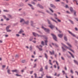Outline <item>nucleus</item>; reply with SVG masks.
I'll return each instance as SVG.
<instances>
[{
  "label": "nucleus",
  "mask_w": 78,
  "mask_h": 78,
  "mask_svg": "<svg viewBox=\"0 0 78 78\" xmlns=\"http://www.w3.org/2000/svg\"><path fill=\"white\" fill-rule=\"evenodd\" d=\"M62 44L63 47H65V48H67V49H68L69 50H70V51H72V52H73V53H74V51L73 50L71 49L70 48H69V47H68L67 46H66V45L62 43Z\"/></svg>",
  "instance_id": "obj_1"
},
{
  "label": "nucleus",
  "mask_w": 78,
  "mask_h": 78,
  "mask_svg": "<svg viewBox=\"0 0 78 78\" xmlns=\"http://www.w3.org/2000/svg\"><path fill=\"white\" fill-rule=\"evenodd\" d=\"M70 11L72 12H73V13H74V16H76V11L75 10H73V8L72 7H70Z\"/></svg>",
  "instance_id": "obj_2"
},
{
  "label": "nucleus",
  "mask_w": 78,
  "mask_h": 78,
  "mask_svg": "<svg viewBox=\"0 0 78 78\" xmlns=\"http://www.w3.org/2000/svg\"><path fill=\"white\" fill-rule=\"evenodd\" d=\"M36 47L37 48H39V51H42V46L41 45H40L39 46H36Z\"/></svg>",
  "instance_id": "obj_3"
},
{
  "label": "nucleus",
  "mask_w": 78,
  "mask_h": 78,
  "mask_svg": "<svg viewBox=\"0 0 78 78\" xmlns=\"http://www.w3.org/2000/svg\"><path fill=\"white\" fill-rule=\"evenodd\" d=\"M51 35L53 37V38L55 41H57V38H56V36L55 35H54L53 34H51Z\"/></svg>",
  "instance_id": "obj_4"
},
{
  "label": "nucleus",
  "mask_w": 78,
  "mask_h": 78,
  "mask_svg": "<svg viewBox=\"0 0 78 78\" xmlns=\"http://www.w3.org/2000/svg\"><path fill=\"white\" fill-rule=\"evenodd\" d=\"M33 35L34 36H35V37L37 36L38 37H42V36L39 35L38 34H37L34 33H33Z\"/></svg>",
  "instance_id": "obj_5"
},
{
  "label": "nucleus",
  "mask_w": 78,
  "mask_h": 78,
  "mask_svg": "<svg viewBox=\"0 0 78 78\" xmlns=\"http://www.w3.org/2000/svg\"><path fill=\"white\" fill-rule=\"evenodd\" d=\"M41 28L43 29H44V31H45L46 32H49V31H50L48 30V29H46V28H44V27L43 26H42Z\"/></svg>",
  "instance_id": "obj_6"
},
{
  "label": "nucleus",
  "mask_w": 78,
  "mask_h": 78,
  "mask_svg": "<svg viewBox=\"0 0 78 78\" xmlns=\"http://www.w3.org/2000/svg\"><path fill=\"white\" fill-rule=\"evenodd\" d=\"M24 22V23H25L26 24H28V21L26 22H25V21H24V20L22 19L20 21V22Z\"/></svg>",
  "instance_id": "obj_7"
},
{
  "label": "nucleus",
  "mask_w": 78,
  "mask_h": 78,
  "mask_svg": "<svg viewBox=\"0 0 78 78\" xmlns=\"http://www.w3.org/2000/svg\"><path fill=\"white\" fill-rule=\"evenodd\" d=\"M37 6H39V7H40V8H41V9H43V8H44V7H43V6H42V5H40V4H38L37 5Z\"/></svg>",
  "instance_id": "obj_8"
},
{
  "label": "nucleus",
  "mask_w": 78,
  "mask_h": 78,
  "mask_svg": "<svg viewBox=\"0 0 78 78\" xmlns=\"http://www.w3.org/2000/svg\"><path fill=\"white\" fill-rule=\"evenodd\" d=\"M48 27H50V28H51V29H53V28H54L55 26H53L52 25V24H51V25L50 26H49Z\"/></svg>",
  "instance_id": "obj_9"
},
{
  "label": "nucleus",
  "mask_w": 78,
  "mask_h": 78,
  "mask_svg": "<svg viewBox=\"0 0 78 78\" xmlns=\"http://www.w3.org/2000/svg\"><path fill=\"white\" fill-rule=\"evenodd\" d=\"M66 44H67V45H68V46H69V47H70V48H72V45L70 44V43H67Z\"/></svg>",
  "instance_id": "obj_10"
},
{
  "label": "nucleus",
  "mask_w": 78,
  "mask_h": 78,
  "mask_svg": "<svg viewBox=\"0 0 78 78\" xmlns=\"http://www.w3.org/2000/svg\"><path fill=\"white\" fill-rule=\"evenodd\" d=\"M12 71L13 72H15V73H18L19 72V71L18 70H17L16 69L12 70Z\"/></svg>",
  "instance_id": "obj_11"
},
{
  "label": "nucleus",
  "mask_w": 78,
  "mask_h": 78,
  "mask_svg": "<svg viewBox=\"0 0 78 78\" xmlns=\"http://www.w3.org/2000/svg\"><path fill=\"white\" fill-rule=\"evenodd\" d=\"M68 32H69V34H70L73 36L74 37H75V35L74 34H72V32H70V31H68Z\"/></svg>",
  "instance_id": "obj_12"
},
{
  "label": "nucleus",
  "mask_w": 78,
  "mask_h": 78,
  "mask_svg": "<svg viewBox=\"0 0 78 78\" xmlns=\"http://www.w3.org/2000/svg\"><path fill=\"white\" fill-rule=\"evenodd\" d=\"M50 6L51 7L53 8H55L56 7L53 4H51L50 5Z\"/></svg>",
  "instance_id": "obj_13"
},
{
  "label": "nucleus",
  "mask_w": 78,
  "mask_h": 78,
  "mask_svg": "<svg viewBox=\"0 0 78 78\" xmlns=\"http://www.w3.org/2000/svg\"><path fill=\"white\" fill-rule=\"evenodd\" d=\"M3 17L4 18V19H6V20H9V19L7 18H6V16H3Z\"/></svg>",
  "instance_id": "obj_14"
},
{
  "label": "nucleus",
  "mask_w": 78,
  "mask_h": 78,
  "mask_svg": "<svg viewBox=\"0 0 78 78\" xmlns=\"http://www.w3.org/2000/svg\"><path fill=\"white\" fill-rule=\"evenodd\" d=\"M49 52L50 55H55V52L53 51H52V52L51 51H50Z\"/></svg>",
  "instance_id": "obj_15"
},
{
  "label": "nucleus",
  "mask_w": 78,
  "mask_h": 78,
  "mask_svg": "<svg viewBox=\"0 0 78 78\" xmlns=\"http://www.w3.org/2000/svg\"><path fill=\"white\" fill-rule=\"evenodd\" d=\"M7 16L8 17H9V18H11V19H12V16L9 14H8L7 15Z\"/></svg>",
  "instance_id": "obj_16"
},
{
  "label": "nucleus",
  "mask_w": 78,
  "mask_h": 78,
  "mask_svg": "<svg viewBox=\"0 0 78 78\" xmlns=\"http://www.w3.org/2000/svg\"><path fill=\"white\" fill-rule=\"evenodd\" d=\"M52 44L55 47H58V45L56 44H53V43H52Z\"/></svg>",
  "instance_id": "obj_17"
},
{
  "label": "nucleus",
  "mask_w": 78,
  "mask_h": 78,
  "mask_svg": "<svg viewBox=\"0 0 78 78\" xmlns=\"http://www.w3.org/2000/svg\"><path fill=\"white\" fill-rule=\"evenodd\" d=\"M58 37H60V38H61V37H62V36H63V34H58Z\"/></svg>",
  "instance_id": "obj_18"
},
{
  "label": "nucleus",
  "mask_w": 78,
  "mask_h": 78,
  "mask_svg": "<svg viewBox=\"0 0 78 78\" xmlns=\"http://www.w3.org/2000/svg\"><path fill=\"white\" fill-rule=\"evenodd\" d=\"M23 33V31L22 30H21L20 32H19V34H21V33Z\"/></svg>",
  "instance_id": "obj_19"
},
{
  "label": "nucleus",
  "mask_w": 78,
  "mask_h": 78,
  "mask_svg": "<svg viewBox=\"0 0 78 78\" xmlns=\"http://www.w3.org/2000/svg\"><path fill=\"white\" fill-rule=\"evenodd\" d=\"M68 53H69V54H70V55H71V56H72V58H74V56H73V55L72 54V53H70V52L68 51Z\"/></svg>",
  "instance_id": "obj_20"
},
{
  "label": "nucleus",
  "mask_w": 78,
  "mask_h": 78,
  "mask_svg": "<svg viewBox=\"0 0 78 78\" xmlns=\"http://www.w3.org/2000/svg\"><path fill=\"white\" fill-rule=\"evenodd\" d=\"M55 19H57L58 22H61V20H60L59 19H58V18L55 17Z\"/></svg>",
  "instance_id": "obj_21"
},
{
  "label": "nucleus",
  "mask_w": 78,
  "mask_h": 78,
  "mask_svg": "<svg viewBox=\"0 0 78 78\" xmlns=\"http://www.w3.org/2000/svg\"><path fill=\"white\" fill-rule=\"evenodd\" d=\"M51 20H53V21H54V22H56V23H58V22H57L54 19H53V18H52V17H51Z\"/></svg>",
  "instance_id": "obj_22"
},
{
  "label": "nucleus",
  "mask_w": 78,
  "mask_h": 78,
  "mask_svg": "<svg viewBox=\"0 0 78 78\" xmlns=\"http://www.w3.org/2000/svg\"><path fill=\"white\" fill-rule=\"evenodd\" d=\"M56 63L57 64V66H58V64L57 62L56 61ZM59 69V66H58V69Z\"/></svg>",
  "instance_id": "obj_23"
},
{
  "label": "nucleus",
  "mask_w": 78,
  "mask_h": 78,
  "mask_svg": "<svg viewBox=\"0 0 78 78\" xmlns=\"http://www.w3.org/2000/svg\"><path fill=\"white\" fill-rule=\"evenodd\" d=\"M62 49L63 51H66V49H64V48H63V46L62 47Z\"/></svg>",
  "instance_id": "obj_24"
},
{
  "label": "nucleus",
  "mask_w": 78,
  "mask_h": 78,
  "mask_svg": "<svg viewBox=\"0 0 78 78\" xmlns=\"http://www.w3.org/2000/svg\"><path fill=\"white\" fill-rule=\"evenodd\" d=\"M62 73H63V75L65 74L66 76H67V74L65 73V72L64 71H62Z\"/></svg>",
  "instance_id": "obj_25"
},
{
  "label": "nucleus",
  "mask_w": 78,
  "mask_h": 78,
  "mask_svg": "<svg viewBox=\"0 0 78 78\" xmlns=\"http://www.w3.org/2000/svg\"><path fill=\"white\" fill-rule=\"evenodd\" d=\"M74 61L75 63L76 64L78 65V63L76 60H74Z\"/></svg>",
  "instance_id": "obj_26"
},
{
  "label": "nucleus",
  "mask_w": 78,
  "mask_h": 78,
  "mask_svg": "<svg viewBox=\"0 0 78 78\" xmlns=\"http://www.w3.org/2000/svg\"><path fill=\"white\" fill-rule=\"evenodd\" d=\"M64 39L65 41H67V37H66L65 36Z\"/></svg>",
  "instance_id": "obj_27"
},
{
  "label": "nucleus",
  "mask_w": 78,
  "mask_h": 78,
  "mask_svg": "<svg viewBox=\"0 0 78 78\" xmlns=\"http://www.w3.org/2000/svg\"><path fill=\"white\" fill-rule=\"evenodd\" d=\"M10 27V26H7L6 27V30H8L9 29V27Z\"/></svg>",
  "instance_id": "obj_28"
},
{
  "label": "nucleus",
  "mask_w": 78,
  "mask_h": 78,
  "mask_svg": "<svg viewBox=\"0 0 78 78\" xmlns=\"http://www.w3.org/2000/svg\"><path fill=\"white\" fill-rule=\"evenodd\" d=\"M45 69H46V70H48V66H45Z\"/></svg>",
  "instance_id": "obj_29"
},
{
  "label": "nucleus",
  "mask_w": 78,
  "mask_h": 78,
  "mask_svg": "<svg viewBox=\"0 0 78 78\" xmlns=\"http://www.w3.org/2000/svg\"><path fill=\"white\" fill-rule=\"evenodd\" d=\"M45 57L46 58V59H47V58H48V56H47V55L45 53Z\"/></svg>",
  "instance_id": "obj_30"
},
{
  "label": "nucleus",
  "mask_w": 78,
  "mask_h": 78,
  "mask_svg": "<svg viewBox=\"0 0 78 78\" xmlns=\"http://www.w3.org/2000/svg\"><path fill=\"white\" fill-rule=\"evenodd\" d=\"M45 44L46 45H47V43L48 41H47V40H45Z\"/></svg>",
  "instance_id": "obj_31"
},
{
  "label": "nucleus",
  "mask_w": 78,
  "mask_h": 78,
  "mask_svg": "<svg viewBox=\"0 0 78 78\" xmlns=\"http://www.w3.org/2000/svg\"><path fill=\"white\" fill-rule=\"evenodd\" d=\"M3 11H4V12H9V11L7 10H3Z\"/></svg>",
  "instance_id": "obj_32"
},
{
  "label": "nucleus",
  "mask_w": 78,
  "mask_h": 78,
  "mask_svg": "<svg viewBox=\"0 0 78 78\" xmlns=\"http://www.w3.org/2000/svg\"><path fill=\"white\" fill-rule=\"evenodd\" d=\"M7 32H10V31H11V30H7Z\"/></svg>",
  "instance_id": "obj_33"
},
{
  "label": "nucleus",
  "mask_w": 78,
  "mask_h": 78,
  "mask_svg": "<svg viewBox=\"0 0 78 78\" xmlns=\"http://www.w3.org/2000/svg\"><path fill=\"white\" fill-rule=\"evenodd\" d=\"M46 77L47 78H51V77L48 76H46Z\"/></svg>",
  "instance_id": "obj_34"
},
{
  "label": "nucleus",
  "mask_w": 78,
  "mask_h": 78,
  "mask_svg": "<svg viewBox=\"0 0 78 78\" xmlns=\"http://www.w3.org/2000/svg\"><path fill=\"white\" fill-rule=\"evenodd\" d=\"M43 68L42 67H41L40 69V71H43Z\"/></svg>",
  "instance_id": "obj_35"
},
{
  "label": "nucleus",
  "mask_w": 78,
  "mask_h": 78,
  "mask_svg": "<svg viewBox=\"0 0 78 78\" xmlns=\"http://www.w3.org/2000/svg\"><path fill=\"white\" fill-rule=\"evenodd\" d=\"M69 21L72 24H73V22L71 20H69Z\"/></svg>",
  "instance_id": "obj_36"
},
{
  "label": "nucleus",
  "mask_w": 78,
  "mask_h": 78,
  "mask_svg": "<svg viewBox=\"0 0 78 78\" xmlns=\"http://www.w3.org/2000/svg\"><path fill=\"white\" fill-rule=\"evenodd\" d=\"M8 73L9 74H11V73H10L9 72H10V70H8Z\"/></svg>",
  "instance_id": "obj_37"
},
{
  "label": "nucleus",
  "mask_w": 78,
  "mask_h": 78,
  "mask_svg": "<svg viewBox=\"0 0 78 78\" xmlns=\"http://www.w3.org/2000/svg\"><path fill=\"white\" fill-rule=\"evenodd\" d=\"M16 75L17 76H21V75H19V74H16Z\"/></svg>",
  "instance_id": "obj_38"
},
{
  "label": "nucleus",
  "mask_w": 78,
  "mask_h": 78,
  "mask_svg": "<svg viewBox=\"0 0 78 78\" xmlns=\"http://www.w3.org/2000/svg\"><path fill=\"white\" fill-rule=\"evenodd\" d=\"M41 44L42 45H44V41H42L41 42Z\"/></svg>",
  "instance_id": "obj_39"
},
{
  "label": "nucleus",
  "mask_w": 78,
  "mask_h": 78,
  "mask_svg": "<svg viewBox=\"0 0 78 78\" xmlns=\"http://www.w3.org/2000/svg\"><path fill=\"white\" fill-rule=\"evenodd\" d=\"M65 8H69V7H68V5H66L65 6Z\"/></svg>",
  "instance_id": "obj_40"
},
{
  "label": "nucleus",
  "mask_w": 78,
  "mask_h": 78,
  "mask_svg": "<svg viewBox=\"0 0 78 78\" xmlns=\"http://www.w3.org/2000/svg\"><path fill=\"white\" fill-rule=\"evenodd\" d=\"M49 9L51 11V12H53V10L52 9H51L49 8Z\"/></svg>",
  "instance_id": "obj_41"
},
{
  "label": "nucleus",
  "mask_w": 78,
  "mask_h": 78,
  "mask_svg": "<svg viewBox=\"0 0 78 78\" xmlns=\"http://www.w3.org/2000/svg\"><path fill=\"white\" fill-rule=\"evenodd\" d=\"M48 21L49 24H51V22H50V21H49V20H48Z\"/></svg>",
  "instance_id": "obj_42"
},
{
  "label": "nucleus",
  "mask_w": 78,
  "mask_h": 78,
  "mask_svg": "<svg viewBox=\"0 0 78 78\" xmlns=\"http://www.w3.org/2000/svg\"><path fill=\"white\" fill-rule=\"evenodd\" d=\"M49 64H51V65H52V63L51 62V60H49Z\"/></svg>",
  "instance_id": "obj_43"
},
{
  "label": "nucleus",
  "mask_w": 78,
  "mask_h": 78,
  "mask_svg": "<svg viewBox=\"0 0 78 78\" xmlns=\"http://www.w3.org/2000/svg\"><path fill=\"white\" fill-rule=\"evenodd\" d=\"M70 72L72 73L73 74V70H71Z\"/></svg>",
  "instance_id": "obj_44"
},
{
  "label": "nucleus",
  "mask_w": 78,
  "mask_h": 78,
  "mask_svg": "<svg viewBox=\"0 0 78 78\" xmlns=\"http://www.w3.org/2000/svg\"><path fill=\"white\" fill-rule=\"evenodd\" d=\"M30 50H32V47H31V46H30Z\"/></svg>",
  "instance_id": "obj_45"
},
{
  "label": "nucleus",
  "mask_w": 78,
  "mask_h": 78,
  "mask_svg": "<svg viewBox=\"0 0 78 78\" xmlns=\"http://www.w3.org/2000/svg\"><path fill=\"white\" fill-rule=\"evenodd\" d=\"M34 2H37V1H41V0H33Z\"/></svg>",
  "instance_id": "obj_46"
},
{
  "label": "nucleus",
  "mask_w": 78,
  "mask_h": 78,
  "mask_svg": "<svg viewBox=\"0 0 78 78\" xmlns=\"http://www.w3.org/2000/svg\"><path fill=\"white\" fill-rule=\"evenodd\" d=\"M22 62L23 63H24L25 62V60H23L22 61Z\"/></svg>",
  "instance_id": "obj_47"
},
{
  "label": "nucleus",
  "mask_w": 78,
  "mask_h": 78,
  "mask_svg": "<svg viewBox=\"0 0 78 78\" xmlns=\"http://www.w3.org/2000/svg\"><path fill=\"white\" fill-rule=\"evenodd\" d=\"M77 2H78L77 1H76V5H78V3Z\"/></svg>",
  "instance_id": "obj_48"
},
{
  "label": "nucleus",
  "mask_w": 78,
  "mask_h": 78,
  "mask_svg": "<svg viewBox=\"0 0 78 78\" xmlns=\"http://www.w3.org/2000/svg\"><path fill=\"white\" fill-rule=\"evenodd\" d=\"M34 75L35 76V78H36L37 77V74L36 73H34Z\"/></svg>",
  "instance_id": "obj_49"
},
{
  "label": "nucleus",
  "mask_w": 78,
  "mask_h": 78,
  "mask_svg": "<svg viewBox=\"0 0 78 78\" xmlns=\"http://www.w3.org/2000/svg\"><path fill=\"white\" fill-rule=\"evenodd\" d=\"M31 3L33 5H35V3H34V2H32Z\"/></svg>",
  "instance_id": "obj_50"
},
{
  "label": "nucleus",
  "mask_w": 78,
  "mask_h": 78,
  "mask_svg": "<svg viewBox=\"0 0 78 78\" xmlns=\"http://www.w3.org/2000/svg\"><path fill=\"white\" fill-rule=\"evenodd\" d=\"M15 57H19V55H16L15 56Z\"/></svg>",
  "instance_id": "obj_51"
},
{
  "label": "nucleus",
  "mask_w": 78,
  "mask_h": 78,
  "mask_svg": "<svg viewBox=\"0 0 78 78\" xmlns=\"http://www.w3.org/2000/svg\"><path fill=\"white\" fill-rule=\"evenodd\" d=\"M28 5H29L30 7H32V5L30 4H28Z\"/></svg>",
  "instance_id": "obj_52"
},
{
  "label": "nucleus",
  "mask_w": 78,
  "mask_h": 78,
  "mask_svg": "<svg viewBox=\"0 0 78 78\" xmlns=\"http://www.w3.org/2000/svg\"><path fill=\"white\" fill-rule=\"evenodd\" d=\"M54 16H55V17H56L57 16V15H56V14H55V13H54Z\"/></svg>",
  "instance_id": "obj_53"
},
{
  "label": "nucleus",
  "mask_w": 78,
  "mask_h": 78,
  "mask_svg": "<svg viewBox=\"0 0 78 78\" xmlns=\"http://www.w3.org/2000/svg\"><path fill=\"white\" fill-rule=\"evenodd\" d=\"M2 68H5V65H3V66H2Z\"/></svg>",
  "instance_id": "obj_54"
},
{
  "label": "nucleus",
  "mask_w": 78,
  "mask_h": 78,
  "mask_svg": "<svg viewBox=\"0 0 78 78\" xmlns=\"http://www.w3.org/2000/svg\"><path fill=\"white\" fill-rule=\"evenodd\" d=\"M56 2H60V0H55Z\"/></svg>",
  "instance_id": "obj_55"
},
{
  "label": "nucleus",
  "mask_w": 78,
  "mask_h": 78,
  "mask_svg": "<svg viewBox=\"0 0 78 78\" xmlns=\"http://www.w3.org/2000/svg\"><path fill=\"white\" fill-rule=\"evenodd\" d=\"M75 30H76V31H77L78 30V29L76 28V27L75 28Z\"/></svg>",
  "instance_id": "obj_56"
},
{
  "label": "nucleus",
  "mask_w": 78,
  "mask_h": 78,
  "mask_svg": "<svg viewBox=\"0 0 78 78\" xmlns=\"http://www.w3.org/2000/svg\"><path fill=\"white\" fill-rule=\"evenodd\" d=\"M24 70H25V69H23V70H22L21 72H23L24 71Z\"/></svg>",
  "instance_id": "obj_57"
},
{
  "label": "nucleus",
  "mask_w": 78,
  "mask_h": 78,
  "mask_svg": "<svg viewBox=\"0 0 78 78\" xmlns=\"http://www.w3.org/2000/svg\"><path fill=\"white\" fill-rule=\"evenodd\" d=\"M37 66V65L36 64H34V68L35 67Z\"/></svg>",
  "instance_id": "obj_58"
},
{
  "label": "nucleus",
  "mask_w": 78,
  "mask_h": 78,
  "mask_svg": "<svg viewBox=\"0 0 78 78\" xmlns=\"http://www.w3.org/2000/svg\"><path fill=\"white\" fill-rule=\"evenodd\" d=\"M33 72V71H30V74H32V73Z\"/></svg>",
  "instance_id": "obj_59"
},
{
  "label": "nucleus",
  "mask_w": 78,
  "mask_h": 78,
  "mask_svg": "<svg viewBox=\"0 0 78 78\" xmlns=\"http://www.w3.org/2000/svg\"><path fill=\"white\" fill-rule=\"evenodd\" d=\"M32 40H33V38H30V41H31Z\"/></svg>",
  "instance_id": "obj_60"
},
{
  "label": "nucleus",
  "mask_w": 78,
  "mask_h": 78,
  "mask_svg": "<svg viewBox=\"0 0 78 78\" xmlns=\"http://www.w3.org/2000/svg\"><path fill=\"white\" fill-rule=\"evenodd\" d=\"M33 42L34 43H36V41H33Z\"/></svg>",
  "instance_id": "obj_61"
},
{
  "label": "nucleus",
  "mask_w": 78,
  "mask_h": 78,
  "mask_svg": "<svg viewBox=\"0 0 78 78\" xmlns=\"http://www.w3.org/2000/svg\"><path fill=\"white\" fill-rule=\"evenodd\" d=\"M16 36H17L18 37V36H19V35L18 34H16Z\"/></svg>",
  "instance_id": "obj_62"
},
{
  "label": "nucleus",
  "mask_w": 78,
  "mask_h": 78,
  "mask_svg": "<svg viewBox=\"0 0 78 78\" xmlns=\"http://www.w3.org/2000/svg\"><path fill=\"white\" fill-rule=\"evenodd\" d=\"M5 37H8V35H5Z\"/></svg>",
  "instance_id": "obj_63"
},
{
  "label": "nucleus",
  "mask_w": 78,
  "mask_h": 78,
  "mask_svg": "<svg viewBox=\"0 0 78 78\" xmlns=\"http://www.w3.org/2000/svg\"><path fill=\"white\" fill-rule=\"evenodd\" d=\"M75 72L77 73V75H78V72H77V71H75Z\"/></svg>",
  "instance_id": "obj_64"
}]
</instances>
